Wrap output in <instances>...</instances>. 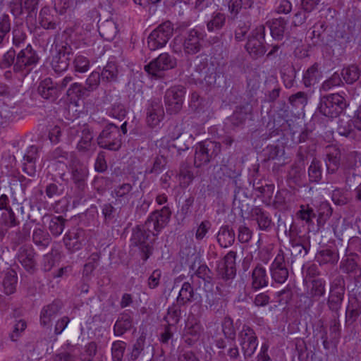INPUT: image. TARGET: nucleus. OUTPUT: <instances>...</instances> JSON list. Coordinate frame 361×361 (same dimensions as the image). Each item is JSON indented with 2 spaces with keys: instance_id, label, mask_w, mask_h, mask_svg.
I'll list each match as a JSON object with an SVG mask.
<instances>
[{
  "instance_id": "1",
  "label": "nucleus",
  "mask_w": 361,
  "mask_h": 361,
  "mask_svg": "<svg viewBox=\"0 0 361 361\" xmlns=\"http://www.w3.org/2000/svg\"><path fill=\"white\" fill-rule=\"evenodd\" d=\"M171 216L169 207H164L160 210H155L148 216L142 225L137 226L133 230L130 238L131 244L138 247L143 253L142 259L147 260L152 254V244L159 232L168 224Z\"/></svg>"
},
{
  "instance_id": "2",
  "label": "nucleus",
  "mask_w": 361,
  "mask_h": 361,
  "mask_svg": "<svg viewBox=\"0 0 361 361\" xmlns=\"http://www.w3.org/2000/svg\"><path fill=\"white\" fill-rule=\"evenodd\" d=\"M192 80L202 87L212 88L216 82V71L213 63H209L207 59L197 56L195 61Z\"/></svg>"
},
{
  "instance_id": "3",
  "label": "nucleus",
  "mask_w": 361,
  "mask_h": 361,
  "mask_svg": "<svg viewBox=\"0 0 361 361\" xmlns=\"http://www.w3.org/2000/svg\"><path fill=\"white\" fill-rule=\"evenodd\" d=\"M348 106L345 97L341 94H330L321 97L317 110L326 117L334 118L342 114Z\"/></svg>"
},
{
  "instance_id": "4",
  "label": "nucleus",
  "mask_w": 361,
  "mask_h": 361,
  "mask_svg": "<svg viewBox=\"0 0 361 361\" xmlns=\"http://www.w3.org/2000/svg\"><path fill=\"white\" fill-rule=\"evenodd\" d=\"M345 292V281L342 276H337L330 282L327 306L332 317H339Z\"/></svg>"
},
{
  "instance_id": "5",
  "label": "nucleus",
  "mask_w": 361,
  "mask_h": 361,
  "mask_svg": "<svg viewBox=\"0 0 361 361\" xmlns=\"http://www.w3.org/2000/svg\"><path fill=\"white\" fill-rule=\"evenodd\" d=\"M69 171L75 186V193L79 198H82L87 187V179L89 175L88 168L75 157L72 158Z\"/></svg>"
},
{
  "instance_id": "6",
  "label": "nucleus",
  "mask_w": 361,
  "mask_h": 361,
  "mask_svg": "<svg viewBox=\"0 0 361 361\" xmlns=\"http://www.w3.org/2000/svg\"><path fill=\"white\" fill-rule=\"evenodd\" d=\"M98 145L110 151H118L122 146V136L119 128L114 123H108L97 137Z\"/></svg>"
},
{
  "instance_id": "7",
  "label": "nucleus",
  "mask_w": 361,
  "mask_h": 361,
  "mask_svg": "<svg viewBox=\"0 0 361 361\" xmlns=\"http://www.w3.org/2000/svg\"><path fill=\"white\" fill-rule=\"evenodd\" d=\"M221 152V144L218 142L205 140L198 143L195 147L194 164L199 168L209 163Z\"/></svg>"
},
{
  "instance_id": "8",
  "label": "nucleus",
  "mask_w": 361,
  "mask_h": 361,
  "mask_svg": "<svg viewBox=\"0 0 361 361\" xmlns=\"http://www.w3.org/2000/svg\"><path fill=\"white\" fill-rule=\"evenodd\" d=\"M173 33L172 23L167 20L154 29L147 38V45L150 50L154 51L164 47Z\"/></svg>"
},
{
  "instance_id": "9",
  "label": "nucleus",
  "mask_w": 361,
  "mask_h": 361,
  "mask_svg": "<svg viewBox=\"0 0 361 361\" xmlns=\"http://www.w3.org/2000/svg\"><path fill=\"white\" fill-rule=\"evenodd\" d=\"M265 26L259 25L250 34L245 49L249 54L255 59L262 56L267 51L264 46Z\"/></svg>"
},
{
  "instance_id": "10",
  "label": "nucleus",
  "mask_w": 361,
  "mask_h": 361,
  "mask_svg": "<svg viewBox=\"0 0 361 361\" xmlns=\"http://www.w3.org/2000/svg\"><path fill=\"white\" fill-rule=\"evenodd\" d=\"M177 65L176 57L164 52L159 55L144 67L145 71L155 77H160L161 73L174 68Z\"/></svg>"
},
{
  "instance_id": "11",
  "label": "nucleus",
  "mask_w": 361,
  "mask_h": 361,
  "mask_svg": "<svg viewBox=\"0 0 361 361\" xmlns=\"http://www.w3.org/2000/svg\"><path fill=\"white\" fill-rule=\"evenodd\" d=\"M185 92V88L180 85L171 87L166 91L164 102L168 113L176 114L181 110Z\"/></svg>"
},
{
  "instance_id": "12",
  "label": "nucleus",
  "mask_w": 361,
  "mask_h": 361,
  "mask_svg": "<svg viewBox=\"0 0 361 361\" xmlns=\"http://www.w3.org/2000/svg\"><path fill=\"white\" fill-rule=\"evenodd\" d=\"M39 59L36 51L30 45H27L17 54L13 71L17 73L26 69L30 71L38 63Z\"/></svg>"
},
{
  "instance_id": "13",
  "label": "nucleus",
  "mask_w": 361,
  "mask_h": 361,
  "mask_svg": "<svg viewBox=\"0 0 361 361\" xmlns=\"http://www.w3.org/2000/svg\"><path fill=\"white\" fill-rule=\"evenodd\" d=\"M236 255V252L231 250L217 263L216 270L219 278L228 281L235 277Z\"/></svg>"
},
{
  "instance_id": "14",
  "label": "nucleus",
  "mask_w": 361,
  "mask_h": 361,
  "mask_svg": "<svg viewBox=\"0 0 361 361\" xmlns=\"http://www.w3.org/2000/svg\"><path fill=\"white\" fill-rule=\"evenodd\" d=\"M145 111L147 124L151 128L159 126L164 118V107L158 98H154L147 102Z\"/></svg>"
},
{
  "instance_id": "15",
  "label": "nucleus",
  "mask_w": 361,
  "mask_h": 361,
  "mask_svg": "<svg viewBox=\"0 0 361 361\" xmlns=\"http://www.w3.org/2000/svg\"><path fill=\"white\" fill-rule=\"evenodd\" d=\"M270 273L272 279L278 283H283L288 278L289 272L286 262L285 255L282 250L276 256L270 266Z\"/></svg>"
},
{
  "instance_id": "16",
  "label": "nucleus",
  "mask_w": 361,
  "mask_h": 361,
  "mask_svg": "<svg viewBox=\"0 0 361 361\" xmlns=\"http://www.w3.org/2000/svg\"><path fill=\"white\" fill-rule=\"evenodd\" d=\"M239 341L245 357H251L257 347V338L253 329L244 325L239 333Z\"/></svg>"
},
{
  "instance_id": "17",
  "label": "nucleus",
  "mask_w": 361,
  "mask_h": 361,
  "mask_svg": "<svg viewBox=\"0 0 361 361\" xmlns=\"http://www.w3.org/2000/svg\"><path fill=\"white\" fill-rule=\"evenodd\" d=\"M202 328L200 323L194 317L188 318L182 334L183 342L188 346H192L199 341Z\"/></svg>"
},
{
  "instance_id": "18",
  "label": "nucleus",
  "mask_w": 361,
  "mask_h": 361,
  "mask_svg": "<svg viewBox=\"0 0 361 361\" xmlns=\"http://www.w3.org/2000/svg\"><path fill=\"white\" fill-rule=\"evenodd\" d=\"M202 39V34L196 29H191L185 33L183 43V49L186 54L193 55L201 49L200 41Z\"/></svg>"
},
{
  "instance_id": "19",
  "label": "nucleus",
  "mask_w": 361,
  "mask_h": 361,
  "mask_svg": "<svg viewBox=\"0 0 361 361\" xmlns=\"http://www.w3.org/2000/svg\"><path fill=\"white\" fill-rule=\"evenodd\" d=\"M16 259L27 271L33 272L35 270V252L31 246L20 247L16 255Z\"/></svg>"
},
{
  "instance_id": "20",
  "label": "nucleus",
  "mask_w": 361,
  "mask_h": 361,
  "mask_svg": "<svg viewBox=\"0 0 361 361\" xmlns=\"http://www.w3.org/2000/svg\"><path fill=\"white\" fill-rule=\"evenodd\" d=\"M61 308L62 302L58 300L44 305L40 312V324L43 326H50L51 321L58 315Z\"/></svg>"
},
{
  "instance_id": "21",
  "label": "nucleus",
  "mask_w": 361,
  "mask_h": 361,
  "mask_svg": "<svg viewBox=\"0 0 361 361\" xmlns=\"http://www.w3.org/2000/svg\"><path fill=\"white\" fill-rule=\"evenodd\" d=\"M39 157V148L35 145H31L26 149L23 155V170L30 176H34L36 173V161Z\"/></svg>"
},
{
  "instance_id": "22",
  "label": "nucleus",
  "mask_w": 361,
  "mask_h": 361,
  "mask_svg": "<svg viewBox=\"0 0 361 361\" xmlns=\"http://www.w3.org/2000/svg\"><path fill=\"white\" fill-rule=\"evenodd\" d=\"M38 93L47 100L54 102L59 96V87L50 78L42 80L38 86Z\"/></svg>"
},
{
  "instance_id": "23",
  "label": "nucleus",
  "mask_w": 361,
  "mask_h": 361,
  "mask_svg": "<svg viewBox=\"0 0 361 361\" xmlns=\"http://www.w3.org/2000/svg\"><path fill=\"white\" fill-rule=\"evenodd\" d=\"M84 231L80 228H73L68 231L63 237V243L71 252L78 250L82 247Z\"/></svg>"
},
{
  "instance_id": "24",
  "label": "nucleus",
  "mask_w": 361,
  "mask_h": 361,
  "mask_svg": "<svg viewBox=\"0 0 361 361\" xmlns=\"http://www.w3.org/2000/svg\"><path fill=\"white\" fill-rule=\"evenodd\" d=\"M132 189L129 183H123L115 188L112 191V196L115 198L114 204L119 207L127 204L133 196Z\"/></svg>"
},
{
  "instance_id": "25",
  "label": "nucleus",
  "mask_w": 361,
  "mask_h": 361,
  "mask_svg": "<svg viewBox=\"0 0 361 361\" xmlns=\"http://www.w3.org/2000/svg\"><path fill=\"white\" fill-rule=\"evenodd\" d=\"M341 151L335 147H329L325 159L326 171L329 174L335 173L341 164Z\"/></svg>"
},
{
  "instance_id": "26",
  "label": "nucleus",
  "mask_w": 361,
  "mask_h": 361,
  "mask_svg": "<svg viewBox=\"0 0 361 361\" xmlns=\"http://www.w3.org/2000/svg\"><path fill=\"white\" fill-rule=\"evenodd\" d=\"M268 283L267 270L262 264H258L252 272V287L257 290L267 286Z\"/></svg>"
},
{
  "instance_id": "27",
  "label": "nucleus",
  "mask_w": 361,
  "mask_h": 361,
  "mask_svg": "<svg viewBox=\"0 0 361 361\" xmlns=\"http://www.w3.org/2000/svg\"><path fill=\"white\" fill-rule=\"evenodd\" d=\"M252 219L257 221L260 230L267 231L271 227L272 221L269 213L259 207H255L251 211Z\"/></svg>"
},
{
  "instance_id": "28",
  "label": "nucleus",
  "mask_w": 361,
  "mask_h": 361,
  "mask_svg": "<svg viewBox=\"0 0 361 361\" xmlns=\"http://www.w3.org/2000/svg\"><path fill=\"white\" fill-rule=\"evenodd\" d=\"M133 326V317L130 314L124 312L119 314L114 326V334L116 336H121L129 331Z\"/></svg>"
},
{
  "instance_id": "29",
  "label": "nucleus",
  "mask_w": 361,
  "mask_h": 361,
  "mask_svg": "<svg viewBox=\"0 0 361 361\" xmlns=\"http://www.w3.org/2000/svg\"><path fill=\"white\" fill-rule=\"evenodd\" d=\"M235 239V232L229 226H223L219 228L216 240L221 247L226 248L231 246L234 243Z\"/></svg>"
},
{
  "instance_id": "30",
  "label": "nucleus",
  "mask_w": 361,
  "mask_h": 361,
  "mask_svg": "<svg viewBox=\"0 0 361 361\" xmlns=\"http://www.w3.org/2000/svg\"><path fill=\"white\" fill-rule=\"evenodd\" d=\"M252 107L249 104L238 106L230 117V121L234 126H239L245 123V121L251 115Z\"/></svg>"
},
{
  "instance_id": "31",
  "label": "nucleus",
  "mask_w": 361,
  "mask_h": 361,
  "mask_svg": "<svg viewBox=\"0 0 361 361\" xmlns=\"http://www.w3.org/2000/svg\"><path fill=\"white\" fill-rule=\"evenodd\" d=\"M286 25L287 21L283 18H275L267 23L272 37L276 40H281L283 39Z\"/></svg>"
},
{
  "instance_id": "32",
  "label": "nucleus",
  "mask_w": 361,
  "mask_h": 361,
  "mask_svg": "<svg viewBox=\"0 0 361 361\" xmlns=\"http://www.w3.org/2000/svg\"><path fill=\"white\" fill-rule=\"evenodd\" d=\"M39 23L46 30H54L56 27V18L51 14V10L48 6H44L39 13Z\"/></svg>"
},
{
  "instance_id": "33",
  "label": "nucleus",
  "mask_w": 361,
  "mask_h": 361,
  "mask_svg": "<svg viewBox=\"0 0 361 361\" xmlns=\"http://www.w3.org/2000/svg\"><path fill=\"white\" fill-rule=\"evenodd\" d=\"M98 30L101 37L107 41L114 39L118 33L116 24L112 20H106L100 23Z\"/></svg>"
},
{
  "instance_id": "34",
  "label": "nucleus",
  "mask_w": 361,
  "mask_h": 361,
  "mask_svg": "<svg viewBox=\"0 0 361 361\" xmlns=\"http://www.w3.org/2000/svg\"><path fill=\"white\" fill-rule=\"evenodd\" d=\"M339 259V256L336 250L330 249H324L319 251L316 256L315 260L320 264H336Z\"/></svg>"
},
{
  "instance_id": "35",
  "label": "nucleus",
  "mask_w": 361,
  "mask_h": 361,
  "mask_svg": "<svg viewBox=\"0 0 361 361\" xmlns=\"http://www.w3.org/2000/svg\"><path fill=\"white\" fill-rule=\"evenodd\" d=\"M18 282V276L16 272L10 269L5 273L2 286H3V291L7 295H11L14 293L16 290V286Z\"/></svg>"
},
{
  "instance_id": "36",
  "label": "nucleus",
  "mask_w": 361,
  "mask_h": 361,
  "mask_svg": "<svg viewBox=\"0 0 361 361\" xmlns=\"http://www.w3.org/2000/svg\"><path fill=\"white\" fill-rule=\"evenodd\" d=\"M69 51L67 48L64 47V50H60L56 56L52 60V66L56 72H61L66 71L69 65Z\"/></svg>"
},
{
  "instance_id": "37",
  "label": "nucleus",
  "mask_w": 361,
  "mask_h": 361,
  "mask_svg": "<svg viewBox=\"0 0 361 361\" xmlns=\"http://www.w3.org/2000/svg\"><path fill=\"white\" fill-rule=\"evenodd\" d=\"M32 238L35 245L42 248L47 247L51 242L49 233L41 228L33 230Z\"/></svg>"
},
{
  "instance_id": "38",
  "label": "nucleus",
  "mask_w": 361,
  "mask_h": 361,
  "mask_svg": "<svg viewBox=\"0 0 361 361\" xmlns=\"http://www.w3.org/2000/svg\"><path fill=\"white\" fill-rule=\"evenodd\" d=\"M194 288L189 282H184L179 291L176 301L179 305H185L194 300Z\"/></svg>"
},
{
  "instance_id": "39",
  "label": "nucleus",
  "mask_w": 361,
  "mask_h": 361,
  "mask_svg": "<svg viewBox=\"0 0 361 361\" xmlns=\"http://www.w3.org/2000/svg\"><path fill=\"white\" fill-rule=\"evenodd\" d=\"M181 305L177 302L169 307L167 314L164 318L167 325L176 327V324L180 322L181 318Z\"/></svg>"
},
{
  "instance_id": "40",
  "label": "nucleus",
  "mask_w": 361,
  "mask_h": 361,
  "mask_svg": "<svg viewBox=\"0 0 361 361\" xmlns=\"http://www.w3.org/2000/svg\"><path fill=\"white\" fill-rule=\"evenodd\" d=\"M319 78V65L314 63L304 72L302 82L304 85L308 87L317 83Z\"/></svg>"
},
{
  "instance_id": "41",
  "label": "nucleus",
  "mask_w": 361,
  "mask_h": 361,
  "mask_svg": "<svg viewBox=\"0 0 361 361\" xmlns=\"http://www.w3.org/2000/svg\"><path fill=\"white\" fill-rule=\"evenodd\" d=\"M226 15L221 12H214L211 19L207 21V29L209 32H215L221 30L226 23Z\"/></svg>"
},
{
  "instance_id": "42",
  "label": "nucleus",
  "mask_w": 361,
  "mask_h": 361,
  "mask_svg": "<svg viewBox=\"0 0 361 361\" xmlns=\"http://www.w3.org/2000/svg\"><path fill=\"white\" fill-rule=\"evenodd\" d=\"M353 123L349 118H341L338 122L337 132L341 135L348 138L354 139L356 136L355 131L353 128Z\"/></svg>"
},
{
  "instance_id": "43",
  "label": "nucleus",
  "mask_w": 361,
  "mask_h": 361,
  "mask_svg": "<svg viewBox=\"0 0 361 361\" xmlns=\"http://www.w3.org/2000/svg\"><path fill=\"white\" fill-rule=\"evenodd\" d=\"M101 79L103 82H115L118 77V69L116 64L113 61H109L103 68L100 73Z\"/></svg>"
},
{
  "instance_id": "44",
  "label": "nucleus",
  "mask_w": 361,
  "mask_h": 361,
  "mask_svg": "<svg viewBox=\"0 0 361 361\" xmlns=\"http://www.w3.org/2000/svg\"><path fill=\"white\" fill-rule=\"evenodd\" d=\"M49 220L48 228L54 236L60 235L64 228L66 220L62 216H47Z\"/></svg>"
},
{
  "instance_id": "45",
  "label": "nucleus",
  "mask_w": 361,
  "mask_h": 361,
  "mask_svg": "<svg viewBox=\"0 0 361 361\" xmlns=\"http://www.w3.org/2000/svg\"><path fill=\"white\" fill-rule=\"evenodd\" d=\"M341 75L347 84H353L360 75L359 68L356 65H350L342 69Z\"/></svg>"
},
{
  "instance_id": "46",
  "label": "nucleus",
  "mask_w": 361,
  "mask_h": 361,
  "mask_svg": "<svg viewBox=\"0 0 361 361\" xmlns=\"http://www.w3.org/2000/svg\"><path fill=\"white\" fill-rule=\"evenodd\" d=\"M326 293V281L323 279H316L312 281L309 294L312 298H321Z\"/></svg>"
},
{
  "instance_id": "47",
  "label": "nucleus",
  "mask_w": 361,
  "mask_h": 361,
  "mask_svg": "<svg viewBox=\"0 0 361 361\" xmlns=\"http://www.w3.org/2000/svg\"><path fill=\"white\" fill-rule=\"evenodd\" d=\"M296 216L298 219L305 221L308 225L312 224V219L316 217V213L309 204H302L297 212Z\"/></svg>"
},
{
  "instance_id": "48",
  "label": "nucleus",
  "mask_w": 361,
  "mask_h": 361,
  "mask_svg": "<svg viewBox=\"0 0 361 361\" xmlns=\"http://www.w3.org/2000/svg\"><path fill=\"white\" fill-rule=\"evenodd\" d=\"M101 209L105 224L109 225L115 222L117 215V209L114 207L111 203L104 204L101 207Z\"/></svg>"
},
{
  "instance_id": "49",
  "label": "nucleus",
  "mask_w": 361,
  "mask_h": 361,
  "mask_svg": "<svg viewBox=\"0 0 361 361\" xmlns=\"http://www.w3.org/2000/svg\"><path fill=\"white\" fill-rule=\"evenodd\" d=\"M308 176L312 183H319L322 177L321 163L317 159H313L308 168Z\"/></svg>"
},
{
  "instance_id": "50",
  "label": "nucleus",
  "mask_w": 361,
  "mask_h": 361,
  "mask_svg": "<svg viewBox=\"0 0 361 361\" xmlns=\"http://www.w3.org/2000/svg\"><path fill=\"white\" fill-rule=\"evenodd\" d=\"M167 164V159L164 155L157 156L153 161L150 169L146 170L147 173L158 175L165 170Z\"/></svg>"
},
{
  "instance_id": "51",
  "label": "nucleus",
  "mask_w": 361,
  "mask_h": 361,
  "mask_svg": "<svg viewBox=\"0 0 361 361\" xmlns=\"http://www.w3.org/2000/svg\"><path fill=\"white\" fill-rule=\"evenodd\" d=\"M329 327V337L331 343L336 345L341 338V324L339 317H332Z\"/></svg>"
},
{
  "instance_id": "52",
  "label": "nucleus",
  "mask_w": 361,
  "mask_h": 361,
  "mask_svg": "<svg viewBox=\"0 0 361 361\" xmlns=\"http://www.w3.org/2000/svg\"><path fill=\"white\" fill-rule=\"evenodd\" d=\"M93 139L92 132L89 128H85L82 130V136L78 143L77 148L80 151L88 150L91 146V142Z\"/></svg>"
},
{
  "instance_id": "53",
  "label": "nucleus",
  "mask_w": 361,
  "mask_h": 361,
  "mask_svg": "<svg viewBox=\"0 0 361 361\" xmlns=\"http://www.w3.org/2000/svg\"><path fill=\"white\" fill-rule=\"evenodd\" d=\"M331 214L332 209L329 204L326 202L322 203L318 210V216L317 219L318 226L320 227L324 226Z\"/></svg>"
},
{
  "instance_id": "54",
  "label": "nucleus",
  "mask_w": 361,
  "mask_h": 361,
  "mask_svg": "<svg viewBox=\"0 0 361 361\" xmlns=\"http://www.w3.org/2000/svg\"><path fill=\"white\" fill-rule=\"evenodd\" d=\"M126 348V343L123 341H116L112 343L111 355L114 361H121Z\"/></svg>"
},
{
  "instance_id": "55",
  "label": "nucleus",
  "mask_w": 361,
  "mask_h": 361,
  "mask_svg": "<svg viewBox=\"0 0 361 361\" xmlns=\"http://www.w3.org/2000/svg\"><path fill=\"white\" fill-rule=\"evenodd\" d=\"M101 77L100 73L97 71H93L88 76L84 85L86 91L89 92H93L97 89L100 84Z\"/></svg>"
},
{
  "instance_id": "56",
  "label": "nucleus",
  "mask_w": 361,
  "mask_h": 361,
  "mask_svg": "<svg viewBox=\"0 0 361 361\" xmlns=\"http://www.w3.org/2000/svg\"><path fill=\"white\" fill-rule=\"evenodd\" d=\"M97 353V343L95 342H90L85 346L84 350L80 355V360L81 361H94Z\"/></svg>"
},
{
  "instance_id": "57",
  "label": "nucleus",
  "mask_w": 361,
  "mask_h": 361,
  "mask_svg": "<svg viewBox=\"0 0 361 361\" xmlns=\"http://www.w3.org/2000/svg\"><path fill=\"white\" fill-rule=\"evenodd\" d=\"M67 95L68 97H74L77 98H83L89 95L86 91L84 85L78 82H74L71 85L67 90Z\"/></svg>"
},
{
  "instance_id": "58",
  "label": "nucleus",
  "mask_w": 361,
  "mask_h": 361,
  "mask_svg": "<svg viewBox=\"0 0 361 361\" xmlns=\"http://www.w3.org/2000/svg\"><path fill=\"white\" fill-rule=\"evenodd\" d=\"M222 331L226 338L232 341L235 338V329L233 319L229 317H224L222 322Z\"/></svg>"
},
{
  "instance_id": "59",
  "label": "nucleus",
  "mask_w": 361,
  "mask_h": 361,
  "mask_svg": "<svg viewBox=\"0 0 361 361\" xmlns=\"http://www.w3.org/2000/svg\"><path fill=\"white\" fill-rule=\"evenodd\" d=\"M288 101L293 106L296 108H302L307 103V95L303 92H298L290 95Z\"/></svg>"
},
{
  "instance_id": "60",
  "label": "nucleus",
  "mask_w": 361,
  "mask_h": 361,
  "mask_svg": "<svg viewBox=\"0 0 361 361\" xmlns=\"http://www.w3.org/2000/svg\"><path fill=\"white\" fill-rule=\"evenodd\" d=\"M39 0H24L23 3V10L27 13V18L35 17L37 13Z\"/></svg>"
},
{
  "instance_id": "61",
  "label": "nucleus",
  "mask_w": 361,
  "mask_h": 361,
  "mask_svg": "<svg viewBox=\"0 0 361 361\" xmlns=\"http://www.w3.org/2000/svg\"><path fill=\"white\" fill-rule=\"evenodd\" d=\"M73 64L75 71L79 73H85L90 68L89 59L82 55L75 56Z\"/></svg>"
},
{
  "instance_id": "62",
  "label": "nucleus",
  "mask_w": 361,
  "mask_h": 361,
  "mask_svg": "<svg viewBox=\"0 0 361 361\" xmlns=\"http://www.w3.org/2000/svg\"><path fill=\"white\" fill-rule=\"evenodd\" d=\"M343 83L340 75L334 73L329 79L326 80L322 85L324 91H329L332 87L339 86Z\"/></svg>"
},
{
  "instance_id": "63",
  "label": "nucleus",
  "mask_w": 361,
  "mask_h": 361,
  "mask_svg": "<svg viewBox=\"0 0 361 361\" xmlns=\"http://www.w3.org/2000/svg\"><path fill=\"white\" fill-rule=\"evenodd\" d=\"M340 269L348 274H356L357 264L353 258H346L341 261Z\"/></svg>"
},
{
  "instance_id": "64",
  "label": "nucleus",
  "mask_w": 361,
  "mask_h": 361,
  "mask_svg": "<svg viewBox=\"0 0 361 361\" xmlns=\"http://www.w3.org/2000/svg\"><path fill=\"white\" fill-rule=\"evenodd\" d=\"M48 156L51 159L57 160L59 162L63 163L68 159L69 153L59 147L49 152Z\"/></svg>"
}]
</instances>
